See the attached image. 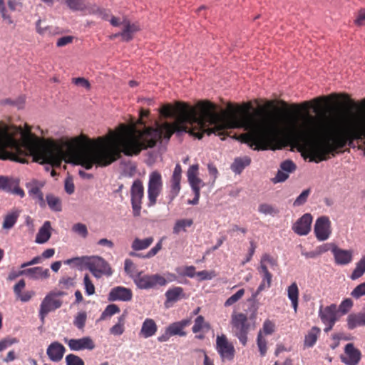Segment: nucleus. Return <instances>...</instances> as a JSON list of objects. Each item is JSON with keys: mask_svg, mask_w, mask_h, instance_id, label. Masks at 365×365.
<instances>
[{"mask_svg": "<svg viewBox=\"0 0 365 365\" xmlns=\"http://www.w3.org/2000/svg\"><path fill=\"white\" fill-rule=\"evenodd\" d=\"M231 326L234 336L239 339L243 346H245L250 329V324L247 315L243 313H233L231 316Z\"/></svg>", "mask_w": 365, "mask_h": 365, "instance_id": "f257e3e1", "label": "nucleus"}, {"mask_svg": "<svg viewBox=\"0 0 365 365\" xmlns=\"http://www.w3.org/2000/svg\"><path fill=\"white\" fill-rule=\"evenodd\" d=\"M65 294L66 293L62 291L51 292L44 297L41 303L39 310V316L42 322L49 312L62 306L63 302L61 297Z\"/></svg>", "mask_w": 365, "mask_h": 365, "instance_id": "f03ea898", "label": "nucleus"}, {"mask_svg": "<svg viewBox=\"0 0 365 365\" xmlns=\"http://www.w3.org/2000/svg\"><path fill=\"white\" fill-rule=\"evenodd\" d=\"M163 178L158 171H153L149 175L148 183V207L154 206L163 190Z\"/></svg>", "mask_w": 365, "mask_h": 365, "instance_id": "7ed1b4c3", "label": "nucleus"}, {"mask_svg": "<svg viewBox=\"0 0 365 365\" xmlns=\"http://www.w3.org/2000/svg\"><path fill=\"white\" fill-rule=\"evenodd\" d=\"M215 349L220 355L222 362L232 361L235 356V349L226 335H217L216 338Z\"/></svg>", "mask_w": 365, "mask_h": 365, "instance_id": "20e7f679", "label": "nucleus"}, {"mask_svg": "<svg viewBox=\"0 0 365 365\" xmlns=\"http://www.w3.org/2000/svg\"><path fill=\"white\" fill-rule=\"evenodd\" d=\"M142 274L143 272H140L133 281L139 289H149L157 285L164 286L167 284V279L159 274L151 275Z\"/></svg>", "mask_w": 365, "mask_h": 365, "instance_id": "39448f33", "label": "nucleus"}, {"mask_svg": "<svg viewBox=\"0 0 365 365\" xmlns=\"http://www.w3.org/2000/svg\"><path fill=\"white\" fill-rule=\"evenodd\" d=\"M87 268L96 278H101L102 276L110 277L113 274L112 268L110 264L101 257H90Z\"/></svg>", "mask_w": 365, "mask_h": 365, "instance_id": "423d86ee", "label": "nucleus"}, {"mask_svg": "<svg viewBox=\"0 0 365 365\" xmlns=\"http://www.w3.org/2000/svg\"><path fill=\"white\" fill-rule=\"evenodd\" d=\"M144 197V187L142 180L136 179L130 187V201L133 214L135 217L140 215L142 200Z\"/></svg>", "mask_w": 365, "mask_h": 365, "instance_id": "0eeeda50", "label": "nucleus"}, {"mask_svg": "<svg viewBox=\"0 0 365 365\" xmlns=\"http://www.w3.org/2000/svg\"><path fill=\"white\" fill-rule=\"evenodd\" d=\"M314 232L319 241L327 240L331 234V222L327 216H321L315 222Z\"/></svg>", "mask_w": 365, "mask_h": 365, "instance_id": "6e6552de", "label": "nucleus"}, {"mask_svg": "<svg viewBox=\"0 0 365 365\" xmlns=\"http://www.w3.org/2000/svg\"><path fill=\"white\" fill-rule=\"evenodd\" d=\"M182 178V168L179 163H178L173 170V175L170 180L169 192L166 196L168 203H171L173 200L178 195L181 186L180 181Z\"/></svg>", "mask_w": 365, "mask_h": 365, "instance_id": "1a4fd4ad", "label": "nucleus"}, {"mask_svg": "<svg viewBox=\"0 0 365 365\" xmlns=\"http://www.w3.org/2000/svg\"><path fill=\"white\" fill-rule=\"evenodd\" d=\"M63 341L71 351L93 350L95 348V344L90 336L71 339L64 338Z\"/></svg>", "mask_w": 365, "mask_h": 365, "instance_id": "9d476101", "label": "nucleus"}, {"mask_svg": "<svg viewBox=\"0 0 365 365\" xmlns=\"http://www.w3.org/2000/svg\"><path fill=\"white\" fill-rule=\"evenodd\" d=\"M43 186L44 182L37 180H32L26 184L29 195L33 198H36L41 207H46V201L43 198V194L41 192V188Z\"/></svg>", "mask_w": 365, "mask_h": 365, "instance_id": "9b49d317", "label": "nucleus"}, {"mask_svg": "<svg viewBox=\"0 0 365 365\" xmlns=\"http://www.w3.org/2000/svg\"><path fill=\"white\" fill-rule=\"evenodd\" d=\"M312 220L313 218L311 214H304L292 225V230L300 236L308 235L311 230Z\"/></svg>", "mask_w": 365, "mask_h": 365, "instance_id": "f8f14e48", "label": "nucleus"}, {"mask_svg": "<svg viewBox=\"0 0 365 365\" xmlns=\"http://www.w3.org/2000/svg\"><path fill=\"white\" fill-rule=\"evenodd\" d=\"M133 292L130 289L121 286L115 287L110 291L108 299L110 302H128L132 299Z\"/></svg>", "mask_w": 365, "mask_h": 365, "instance_id": "ddd939ff", "label": "nucleus"}, {"mask_svg": "<svg viewBox=\"0 0 365 365\" xmlns=\"http://www.w3.org/2000/svg\"><path fill=\"white\" fill-rule=\"evenodd\" d=\"M346 356H341V361L346 365H357L361 360V352L352 343L347 344L344 349Z\"/></svg>", "mask_w": 365, "mask_h": 365, "instance_id": "4468645a", "label": "nucleus"}, {"mask_svg": "<svg viewBox=\"0 0 365 365\" xmlns=\"http://www.w3.org/2000/svg\"><path fill=\"white\" fill-rule=\"evenodd\" d=\"M337 312V306L335 304H331L325 307L320 306L319 309V317L322 323L336 322L338 321Z\"/></svg>", "mask_w": 365, "mask_h": 365, "instance_id": "2eb2a0df", "label": "nucleus"}, {"mask_svg": "<svg viewBox=\"0 0 365 365\" xmlns=\"http://www.w3.org/2000/svg\"><path fill=\"white\" fill-rule=\"evenodd\" d=\"M331 252L336 264L346 265L352 261L353 252L351 250H343L333 245Z\"/></svg>", "mask_w": 365, "mask_h": 365, "instance_id": "dca6fc26", "label": "nucleus"}, {"mask_svg": "<svg viewBox=\"0 0 365 365\" xmlns=\"http://www.w3.org/2000/svg\"><path fill=\"white\" fill-rule=\"evenodd\" d=\"M341 98L344 101L345 103L351 107V108H356L358 106L357 103L354 102L352 99L350 98V96L346 93H343L340 95L337 94H331L329 96H323V97H319L314 98L312 102L314 103L317 106V108H315V111H317V109L321 108L322 107V103L325 101H327L329 99H336L337 98Z\"/></svg>", "mask_w": 365, "mask_h": 365, "instance_id": "f3484780", "label": "nucleus"}, {"mask_svg": "<svg viewBox=\"0 0 365 365\" xmlns=\"http://www.w3.org/2000/svg\"><path fill=\"white\" fill-rule=\"evenodd\" d=\"M65 347L58 341L52 342L47 348L46 354L52 361H60L65 354Z\"/></svg>", "mask_w": 365, "mask_h": 365, "instance_id": "a211bd4d", "label": "nucleus"}, {"mask_svg": "<svg viewBox=\"0 0 365 365\" xmlns=\"http://www.w3.org/2000/svg\"><path fill=\"white\" fill-rule=\"evenodd\" d=\"M123 26L120 31V37L122 40L126 42L133 39L134 34L140 30V27L136 24H132L127 19H124L122 21Z\"/></svg>", "mask_w": 365, "mask_h": 365, "instance_id": "6ab92c4d", "label": "nucleus"}, {"mask_svg": "<svg viewBox=\"0 0 365 365\" xmlns=\"http://www.w3.org/2000/svg\"><path fill=\"white\" fill-rule=\"evenodd\" d=\"M21 210L18 208H13L4 217L2 229L9 230L14 227L20 216Z\"/></svg>", "mask_w": 365, "mask_h": 365, "instance_id": "aec40b11", "label": "nucleus"}, {"mask_svg": "<svg viewBox=\"0 0 365 365\" xmlns=\"http://www.w3.org/2000/svg\"><path fill=\"white\" fill-rule=\"evenodd\" d=\"M347 327L352 330L357 327L365 326V309L358 313L350 314L346 319Z\"/></svg>", "mask_w": 365, "mask_h": 365, "instance_id": "412c9836", "label": "nucleus"}, {"mask_svg": "<svg viewBox=\"0 0 365 365\" xmlns=\"http://www.w3.org/2000/svg\"><path fill=\"white\" fill-rule=\"evenodd\" d=\"M158 330L155 322L150 318H146L143 322L140 334L144 338H149L154 336Z\"/></svg>", "mask_w": 365, "mask_h": 365, "instance_id": "4be33fe9", "label": "nucleus"}, {"mask_svg": "<svg viewBox=\"0 0 365 365\" xmlns=\"http://www.w3.org/2000/svg\"><path fill=\"white\" fill-rule=\"evenodd\" d=\"M24 275L34 279H46L49 277V270L41 267L24 269Z\"/></svg>", "mask_w": 365, "mask_h": 365, "instance_id": "5701e85b", "label": "nucleus"}, {"mask_svg": "<svg viewBox=\"0 0 365 365\" xmlns=\"http://www.w3.org/2000/svg\"><path fill=\"white\" fill-rule=\"evenodd\" d=\"M299 290L296 282H293L287 287V296L292 303L295 313L297 312Z\"/></svg>", "mask_w": 365, "mask_h": 365, "instance_id": "b1692460", "label": "nucleus"}, {"mask_svg": "<svg viewBox=\"0 0 365 365\" xmlns=\"http://www.w3.org/2000/svg\"><path fill=\"white\" fill-rule=\"evenodd\" d=\"M50 230L51 223L49 221H46L36 235V242L38 244L46 242L51 237Z\"/></svg>", "mask_w": 365, "mask_h": 365, "instance_id": "393cba45", "label": "nucleus"}, {"mask_svg": "<svg viewBox=\"0 0 365 365\" xmlns=\"http://www.w3.org/2000/svg\"><path fill=\"white\" fill-rule=\"evenodd\" d=\"M166 302H175L180 299L185 298L183 289L180 287H175L169 289L165 294Z\"/></svg>", "mask_w": 365, "mask_h": 365, "instance_id": "a878e982", "label": "nucleus"}, {"mask_svg": "<svg viewBox=\"0 0 365 365\" xmlns=\"http://www.w3.org/2000/svg\"><path fill=\"white\" fill-rule=\"evenodd\" d=\"M321 329L317 327H313L306 334L304 338V346L312 347L317 341Z\"/></svg>", "mask_w": 365, "mask_h": 365, "instance_id": "bb28decb", "label": "nucleus"}, {"mask_svg": "<svg viewBox=\"0 0 365 365\" xmlns=\"http://www.w3.org/2000/svg\"><path fill=\"white\" fill-rule=\"evenodd\" d=\"M153 241L154 239L153 237H149L143 240L135 238L132 242L131 247L135 251L143 250L149 247Z\"/></svg>", "mask_w": 365, "mask_h": 365, "instance_id": "cd10ccee", "label": "nucleus"}, {"mask_svg": "<svg viewBox=\"0 0 365 365\" xmlns=\"http://www.w3.org/2000/svg\"><path fill=\"white\" fill-rule=\"evenodd\" d=\"M251 163V160L248 157H245L244 158H236L233 163L231 165L232 170L237 174L242 173L244 168L249 165Z\"/></svg>", "mask_w": 365, "mask_h": 365, "instance_id": "c85d7f7f", "label": "nucleus"}, {"mask_svg": "<svg viewBox=\"0 0 365 365\" xmlns=\"http://www.w3.org/2000/svg\"><path fill=\"white\" fill-rule=\"evenodd\" d=\"M210 329V324L205 321L204 317L200 315L195 319V324L192 328V331L193 333L197 334L202 331H207Z\"/></svg>", "mask_w": 365, "mask_h": 365, "instance_id": "c756f323", "label": "nucleus"}, {"mask_svg": "<svg viewBox=\"0 0 365 365\" xmlns=\"http://www.w3.org/2000/svg\"><path fill=\"white\" fill-rule=\"evenodd\" d=\"M46 200L49 208L55 212H60L62 210L61 200L59 197L53 194H48L46 196Z\"/></svg>", "mask_w": 365, "mask_h": 365, "instance_id": "7c9ffc66", "label": "nucleus"}, {"mask_svg": "<svg viewBox=\"0 0 365 365\" xmlns=\"http://www.w3.org/2000/svg\"><path fill=\"white\" fill-rule=\"evenodd\" d=\"M365 272V255L356 264V267L353 270L350 278L355 280L361 277Z\"/></svg>", "mask_w": 365, "mask_h": 365, "instance_id": "2f4dec72", "label": "nucleus"}, {"mask_svg": "<svg viewBox=\"0 0 365 365\" xmlns=\"http://www.w3.org/2000/svg\"><path fill=\"white\" fill-rule=\"evenodd\" d=\"M125 314H123L118 317V323L110 329V333L115 336L121 335L125 331Z\"/></svg>", "mask_w": 365, "mask_h": 365, "instance_id": "473e14b6", "label": "nucleus"}, {"mask_svg": "<svg viewBox=\"0 0 365 365\" xmlns=\"http://www.w3.org/2000/svg\"><path fill=\"white\" fill-rule=\"evenodd\" d=\"M67 6L73 11H83L86 9L84 0H65Z\"/></svg>", "mask_w": 365, "mask_h": 365, "instance_id": "72a5a7b5", "label": "nucleus"}, {"mask_svg": "<svg viewBox=\"0 0 365 365\" xmlns=\"http://www.w3.org/2000/svg\"><path fill=\"white\" fill-rule=\"evenodd\" d=\"M124 269L126 274L129 275V277H131L133 280L140 272L138 271L136 266L134 264L133 261L130 259H126L125 260Z\"/></svg>", "mask_w": 365, "mask_h": 365, "instance_id": "f704fd0d", "label": "nucleus"}, {"mask_svg": "<svg viewBox=\"0 0 365 365\" xmlns=\"http://www.w3.org/2000/svg\"><path fill=\"white\" fill-rule=\"evenodd\" d=\"M120 312V308L116 304H109L106 307L105 310L102 312L99 320H105L108 317H111L113 315L118 314Z\"/></svg>", "mask_w": 365, "mask_h": 365, "instance_id": "c9c22d12", "label": "nucleus"}, {"mask_svg": "<svg viewBox=\"0 0 365 365\" xmlns=\"http://www.w3.org/2000/svg\"><path fill=\"white\" fill-rule=\"evenodd\" d=\"M193 224L191 219H182L178 220L173 227V232L175 234L180 233L182 230L185 231L187 227H190Z\"/></svg>", "mask_w": 365, "mask_h": 365, "instance_id": "e433bc0d", "label": "nucleus"}, {"mask_svg": "<svg viewBox=\"0 0 365 365\" xmlns=\"http://www.w3.org/2000/svg\"><path fill=\"white\" fill-rule=\"evenodd\" d=\"M269 265L271 267H274L278 266L277 259L269 254L264 253L261 257L260 264L259 267H262V266L267 267Z\"/></svg>", "mask_w": 365, "mask_h": 365, "instance_id": "4c0bfd02", "label": "nucleus"}, {"mask_svg": "<svg viewBox=\"0 0 365 365\" xmlns=\"http://www.w3.org/2000/svg\"><path fill=\"white\" fill-rule=\"evenodd\" d=\"M90 260V257L83 256V257H77L71 259H68L64 262L65 264L71 265L74 264L76 266H82L85 265L86 267H88V261Z\"/></svg>", "mask_w": 365, "mask_h": 365, "instance_id": "58836bf2", "label": "nucleus"}, {"mask_svg": "<svg viewBox=\"0 0 365 365\" xmlns=\"http://www.w3.org/2000/svg\"><path fill=\"white\" fill-rule=\"evenodd\" d=\"M258 271L262 274V281L267 282V287H270L272 285V274L268 270V267L265 266L258 267Z\"/></svg>", "mask_w": 365, "mask_h": 365, "instance_id": "ea45409f", "label": "nucleus"}, {"mask_svg": "<svg viewBox=\"0 0 365 365\" xmlns=\"http://www.w3.org/2000/svg\"><path fill=\"white\" fill-rule=\"evenodd\" d=\"M166 329H168L170 336L179 335L183 336L186 334L178 322L170 324Z\"/></svg>", "mask_w": 365, "mask_h": 365, "instance_id": "a19ab883", "label": "nucleus"}, {"mask_svg": "<svg viewBox=\"0 0 365 365\" xmlns=\"http://www.w3.org/2000/svg\"><path fill=\"white\" fill-rule=\"evenodd\" d=\"M258 211L264 215H274L279 212L278 210L274 208L272 205L267 203H262L258 207Z\"/></svg>", "mask_w": 365, "mask_h": 365, "instance_id": "79ce46f5", "label": "nucleus"}, {"mask_svg": "<svg viewBox=\"0 0 365 365\" xmlns=\"http://www.w3.org/2000/svg\"><path fill=\"white\" fill-rule=\"evenodd\" d=\"M87 319L86 313L84 312H78L77 315L76 316L73 324L78 329H83L86 322Z\"/></svg>", "mask_w": 365, "mask_h": 365, "instance_id": "37998d69", "label": "nucleus"}, {"mask_svg": "<svg viewBox=\"0 0 365 365\" xmlns=\"http://www.w3.org/2000/svg\"><path fill=\"white\" fill-rule=\"evenodd\" d=\"M245 289H240L235 294L230 297L225 302V307H230L238 302L245 294Z\"/></svg>", "mask_w": 365, "mask_h": 365, "instance_id": "c03bdc74", "label": "nucleus"}, {"mask_svg": "<svg viewBox=\"0 0 365 365\" xmlns=\"http://www.w3.org/2000/svg\"><path fill=\"white\" fill-rule=\"evenodd\" d=\"M14 178L0 175V190L5 192L10 191L11 185Z\"/></svg>", "mask_w": 365, "mask_h": 365, "instance_id": "a18cd8bd", "label": "nucleus"}, {"mask_svg": "<svg viewBox=\"0 0 365 365\" xmlns=\"http://www.w3.org/2000/svg\"><path fill=\"white\" fill-rule=\"evenodd\" d=\"M8 192L19 195L21 197H24L25 196L24 190L19 187V180L18 178L14 179L12 185H11L10 191H8Z\"/></svg>", "mask_w": 365, "mask_h": 365, "instance_id": "49530a36", "label": "nucleus"}, {"mask_svg": "<svg viewBox=\"0 0 365 365\" xmlns=\"http://www.w3.org/2000/svg\"><path fill=\"white\" fill-rule=\"evenodd\" d=\"M257 344L261 356H264L267 353V341L262 336V331L260 330L257 335Z\"/></svg>", "mask_w": 365, "mask_h": 365, "instance_id": "de8ad7c7", "label": "nucleus"}, {"mask_svg": "<svg viewBox=\"0 0 365 365\" xmlns=\"http://www.w3.org/2000/svg\"><path fill=\"white\" fill-rule=\"evenodd\" d=\"M65 359L66 365H85L83 360L73 354H68Z\"/></svg>", "mask_w": 365, "mask_h": 365, "instance_id": "09e8293b", "label": "nucleus"}, {"mask_svg": "<svg viewBox=\"0 0 365 365\" xmlns=\"http://www.w3.org/2000/svg\"><path fill=\"white\" fill-rule=\"evenodd\" d=\"M83 284L86 294L92 295L95 293V286L88 274L83 277Z\"/></svg>", "mask_w": 365, "mask_h": 365, "instance_id": "8fccbe9b", "label": "nucleus"}, {"mask_svg": "<svg viewBox=\"0 0 365 365\" xmlns=\"http://www.w3.org/2000/svg\"><path fill=\"white\" fill-rule=\"evenodd\" d=\"M90 14H96L99 18L105 21H110V17H111L109 12L106 9H101L99 8H93L89 11Z\"/></svg>", "mask_w": 365, "mask_h": 365, "instance_id": "3c124183", "label": "nucleus"}, {"mask_svg": "<svg viewBox=\"0 0 365 365\" xmlns=\"http://www.w3.org/2000/svg\"><path fill=\"white\" fill-rule=\"evenodd\" d=\"M353 307V302L351 299H344L339 306L338 311L340 312L342 314H346L349 312V310Z\"/></svg>", "mask_w": 365, "mask_h": 365, "instance_id": "603ef678", "label": "nucleus"}, {"mask_svg": "<svg viewBox=\"0 0 365 365\" xmlns=\"http://www.w3.org/2000/svg\"><path fill=\"white\" fill-rule=\"evenodd\" d=\"M72 230L83 238L86 237L88 233L87 227L83 223L75 224L72 227Z\"/></svg>", "mask_w": 365, "mask_h": 365, "instance_id": "864d4df0", "label": "nucleus"}, {"mask_svg": "<svg viewBox=\"0 0 365 365\" xmlns=\"http://www.w3.org/2000/svg\"><path fill=\"white\" fill-rule=\"evenodd\" d=\"M280 168L288 174L295 171L297 166L291 160H286L280 164Z\"/></svg>", "mask_w": 365, "mask_h": 365, "instance_id": "5fc2aeb1", "label": "nucleus"}, {"mask_svg": "<svg viewBox=\"0 0 365 365\" xmlns=\"http://www.w3.org/2000/svg\"><path fill=\"white\" fill-rule=\"evenodd\" d=\"M42 21L38 19L36 23V32L40 35H44L46 34H51V27L48 25L42 26Z\"/></svg>", "mask_w": 365, "mask_h": 365, "instance_id": "6e6d98bb", "label": "nucleus"}, {"mask_svg": "<svg viewBox=\"0 0 365 365\" xmlns=\"http://www.w3.org/2000/svg\"><path fill=\"white\" fill-rule=\"evenodd\" d=\"M351 295L355 299L365 295V282L356 286L351 292Z\"/></svg>", "mask_w": 365, "mask_h": 365, "instance_id": "4d7b16f0", "label": "nucleus"}, {"mask_svg": "<svg viewBox=\"0 0 365 365\" xmlns=\"http://www.w3.org/2000/svg\"><path fill=\"white\" fill-rule=\"evenodd\" d=\"M310 193V190L307 189L302 191V192L297 197L294 202V206H299L304 204L307 200V197Z\"/></svg>", "mask_w": 365, "mask_h": 365, "instance_id": "13d9d810", "label": "nucleus"}, {"mask_svg": "<svg viewBox=\"0 0 365 365\" xmlns=\"http://www.w3.org/2000/svg\"><path fill=\"white\" fill-rule=\"evenodd\" d=\"M193 192H200L201 187L205 185V183L198 177L188 180Z\"/></svg>", "mask_w": 365, "mask_h": 365, "instance_id": "bf43d9fd", "label": "nucleus"}, {"mask_svg": "<svg viewBox=\"0 0 365 365\" xmlns=\"http://www.w3.org/2000/svg\"><path fill=\"white\" fill-rule=\"evenodd\" d=\"M289 178V174L281 168L277 171L276 176L272 179L274 183L284 182Z\"/></svg>", "mask_w": 365, "mask_h": 365, "instance_id": "052dcab7", "label": "nucleus"}, {"mask_svg": "<svg viewBox=\"0 0 365 365\" xmlns=\"http://www.w3.org/2000/svg\"><path fill=\"white\" fill-rule=\"evenodd\" d=\"M274 331V324L270 320H266L263 324L262 331L265 334H271Z\"/></svg>", "mask_w": 365, "mask_h": 365, "instance_id": "680f3d73", "label": "nucleus"}, {"mask_svg": "<svg viewBox=\"0 0 365 365\" xmlns=\"http://www.w3.org/2000/svg\"><path fill=\"white\" fill-rule=\"evenodd\" d=\"M0 14L3 20L5 21L8 24H14V20L12 19L11 15L8 13L6 6L0 8Z\"/></svg>", "mask_w": 365, "mask_h": 365, "instance_id": "e2e57ef3", "label": "nucleus"}, {"mask_svg": "<svg viewBox=\"0 0 365 365\" xmlns=\"http://www.w3.org/2000/svg\"><path fill=\"white\" fill-rule=\"evenodd\" d=\"M196 275L199 277L200 280H207L211 279L215 276V274L214 272L202 270L196 272Z\"/></svg>", "mask_w": 365, "mask_h": 365, "instance_id": "0e129e2a", "label": "nucleus"}, {"mask_svg": "<svg viewBox=\"0 0 365 365\" xmlns=\"http://www.w3.org/2000/svg\"><path fill=\"white\" fill-rule=\"evenodd\" d=\"M73 37L71 36H66L61 37L58 39L56 42V46L58 47H63L73 42Z\"/></svg>", "mask_w": 365, "mask_h": 365, "instance_id": "69168bd1", "label": "nucleus"}, {"mask_svg": "<svg viewBox=\"0 0 365 365\" xmlns=\"http://www.w3.org/2000/svg\"><path fill=\"white\" fill-rule=\"evenodd\" d=\"M72 81L76 86H81V87H83V88H86L88 89L90 88V86H91L90 83L88 82V80H86L84 78H81V77L74 78L72 79Z\"/></svg>", "mask_w": 365, "mask_h": 365, "instance_id": "338daca9", "label": "nucleus"}, {"mask_svg": "<svg viewBox=\"0 0 365 365\" xmlns=\"http://www.w3.org/2000/svg\"><path fill=\"white\" fill-rule=\"evenodd\" d=\"M354 23L359 26L365 24V9H361L359 11Z\"/></svg>", "mask_w": 365, "mask_h": 365, "instance_id": "774afa93", "label": "nucleus"}]
</instances>
